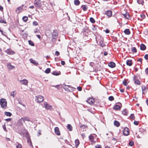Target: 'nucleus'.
<instances>
[{
	"instance_id": "nucleus-8",
	"label": "nucleus",
	"mask_w": 148,
	"mask_h": 148,
	"mask_svg": "<svg viewBox=\"0 0 148 148\" xmlns=\"http://www.w3.org/2000/svg\"><path fill=\"white\" fill-rule=\"evenodd\" d=\"M96 135L95 134H94V136L92 135H90L89 136V138L90 140L92 142L95 143L96 141L95 140V138H96Z\"/></svg>"
},
{
	"instance_id": "nucleus-1",
	"label": "nucleus",
	"mask_w": 148,
	"mask_h": 148,
	"mask_svg": "<svg viewBox=\"0 0 148 148\" xmlns=\"http://www.w3.org/2000/svg\"><path fill=\"white\" fill-rule=\"evenodd\" d=\"M96 40L99 45L101 47H103L105 46V44L103 43V38L100 36H98L96 37Z\"/></svg>"
},
{
	"instance_id": "nucleus-23",
	"label": "nucleus",
	"mask_w": 148,
	"mask_h": 148,
	"mask_svg": "<svg viewBox=\"0 0 148 148\" xmlns=\"http://www.w3.org/2000/svg\"><path fill=\"white\" fill-rule=\"evenodd\" d=\"M146 49V46L143 44H141L140 45V49L142 50H144Z\"/></svg>"
},
{
	"instance_id": "nucleus-64",
	"label": "nucleus",
	"mask_w": 148,
	"mask_h": 148,
	"mask_svg": "<svg viewBox=\"0 0 148 148\" xmlns=\"http://www.w3.org/2000/svg\"><path fill=\"white\" fill-rule=\"evenodd\" d=\"M61 64L62 65H64L65 64V62L64 61H62L61 62Z\"/></svg>"
},
{
	"instance_id": "nucleus-11",
	"label": "nucleus",
	"mask_w": 148,
	"mask_h": 148,
	"mask_svg": "<svg viewBox=\"0 0 148 148\" xmlns=\"http://www.w3.org/2000/svg\"><path fill=\"white\" fill-rule=\"evenodd\" d=\"M130 132L128 128L127 127H125L123 131V134L125 136H128Z\"/></svg>"
},
{
	"instance_id": "nucleus-37",
	"label": "nucleus",
	"mask_w": 148,
	"mask_h": 148,
	"mask_svg": "<svg viewBox=\"0 0 148 148\" xmlns=\"http://www.w3.org/2000/svg\"><path fill=\"white\" fill-rule=\"evenodd\" d=\"M80 128L81 130H82V129H83V131H84L86 130V126L84 125H81L80 126Z\"/></svg>"
},
{
	"instance_id": "nucleus-13",
	"label": "nucleus",
	"mask_w": 148,
	"mask_h": 148,
	"mask_svg": "<svg viewBox=\"0 0 148 148\" xmlns=\"http://www.w3.org/2000/svg\"><path fill=\"white\" fill-rule=\"evenodd\" d=\"M86 101L90 104H91L93 103L94 100L92 98H89V99H88Z\"/></svg>"
},
{
	"instance_id": "nucleus-24",
	"label": "nucleus",
	"mask_w": 148,
	"mask_h": 148,
	"mask_svg": "<svg viewBox=\"0 0 148 148\" xmlns=\"http://www.w3.org/2000/svg\"><path fill=\"white\" fill-rule=\"evenodd\" d=\"M124 32L127 35H129L130 34V30L128 29H125Z\"/></svg>"
},
{
	"instance_id": "nucleus-18",
	"label": "nucleus",
	"mask_w": 148,
	"mask_h": 148,
	"mask_svg": "<svg viewBox=\"0 0 148 148\" xmlns=\"http://www.w3.org/2000/svg\"><path fill=\"white\" fill-rule=\"evenodd\" d=\"M106 14L109 17H110L112 16V12L111 11L108 10L106 12Z\"/></svg>"
},
{
	"instance_id": "nucleus-30",
	"label": "nucleus",
	"mask_w": 148,
	"mask_h": 148,
	"mask_svg": "<svg viewBox=\"0 0 148 148\" xmlns=\"http://www.w3.org/2000/svg\"><path fill=\"white\" fill-rule=\"evenodd\" d=\"M67 129L70 131L72 130V127L70 124H68L67 126Z\"/></svg>"
},
{
	"instance_id": "nucleus-51",
	"label": "nucleus",
	"mask_w": 148,
	"mask_h": 148,
	"mask_svg": "<svg viewBox=\"0 0 148 148\" xmlns=\"http://www.w3.org/2000/svg\"><path fill=\"white\" fill-rule=\"evenodd\" d=\"M146 87L145 86H142V89L143 91L146 89Z\"/></svg>"
},
{
	"instance_id": "nucleus-29",
	"label": "nucleus",
	"mask_w": 148,
	"mask_h": 148,
	"mask_svg": "<svg viewBox=\"0 0 148 148\" xmlns=\"http://www.w3.org/2000/svg\"><path fill=\"white\" fill-rule=\"evenodd\" d=\"M127 65L129 66H131L132 64V61L131 60H127L126 62Z\"/></svg>"
},
{
	"instance_id": "nucleus-9",
	"label": "nucleus",
	"mask_w": 148,
	"mask_h": 148,
	"mask_svg": "<svg viewBox=\"0 0 148 148\" xmlns=\"http://www.w3.org/2000/svg\"><path fill=\"white\" fill-rule=\"evenodd\" d=\"M133 80L134 81V83L136 84L139 85L140 84V81L138 79L136 75H134L133 77Z\"/></svg>"
},
{
	"instance_id": "nucleus-59",
	"label": "nucleus",
	"mask_w": 148,
	"mask_h": 148,
	"mask_svg": "<svg viewBox=\"0 0 148 148\" xmlns=\"http://www.w3.org/2000/svg\"><path fill=\"white\" fill-rule=\"evenodd\" d=\"M142 60V59L141 58H139L138 59L137 61L140 62V63H141Z\"/></svg>"
},
{
	"instance_id": "nucleus-57",
	"label": "nucleus",
	"mask_w": 148,
	"mask_h": 148,
	"mask_svg": "<svg viewBox=\"0 0 148 148\" xmlns=\"http://www.w3.org/2000/svg\"><path fill=\"white\" fill-rule=\"evenodd\" d=\"M77 89L79 91H81L82 90V88L81 87L79 86L77 87Z\"/></svg>"
},
{
	"instance_id": "nucleus-42",
	"label": "nucleus",
	"mask_w": 148,
	"mask_h": 148,
	"mask_svg": "<svg viewBox=\"0 0 148 148\" xmlns=\"http://www.w3.org/2000/svg\"><path fill=\"white\" fill-rule=\"evenodd\" d=\"M23 9L21 7H19L17 8L16 10V12L18 11L19 12L21 10Z\"/></svg>"
},
{
	"instance_id": "nucleus-14",
	"label": "nucleus",
	"mask_w": 148,
	"mask_h": 148,
	"mask_svg": "<svg viewBox=\"0 0 148 148\" xmlns=\"http://www.w3.org/2000/svg\"><path fill=\"white\" fill-rule=\"evenodd\" d=\"M54 131L56 134L58 135H60V132L59 130V128L58 127H55L54 129Z\"/></svg>"
},
{
	"instance_id": "nucleus-58",
	"label": "nucleus",
	"mask_w": 148,
	"mask_h": 148,
	"mask_svg": "<svg viewBox=\"0 0 148 148\" xmlns=\"http://www.w3.org/2000/svg\"><path fill=\"white\" fill-rule=\"evenodd\" d=\"M0 32H1V34L2 35L4 36H5V34H6V33L5 32H4V33L3 32V31L1 30H0Z\"/></svg>"
},
{
	"instance_id": "nucleus-7",
	"label": "nucleus",
	"mask_w": 148,
	"mask_h": 148,
	"mask_svg": "<svg viewBox=\"0 0 148 148\" xmlns=\"http://www.w3.org/2000/svg\"><path fill=\"white\" fill-rule=\"evenodd\" d=\"M5 52L8 54L10 55H13L15 53V52L10 49H8Z\"/></svg>"
},
{
	"instance_id": "nucleus-56",
	"label": "nucleus",
	"mask_w": 148,
	"mask_h": 148,
	"mask_svg": "<svg viewBox=\"0 0 148 148\" xmlns=\"http://www.w3.org/2000/svg\"><path fill=\"white\" fill-rule=\"evenodd\" d=\"M52 86L53 87H54L57 88L58 89H60V88H59L60 85H56L55 86Z\"/></svg>"
},
{
	"instance_id": "nucleus-62",
	"label": "nucleus",
	"mask_w": 148,
	"mask_h": 148,
	"mask_svg": "<svg viewBox=\"0 0 148 148\" xmlns=\"http://www.w3.org/2000/svg\"><path fill=\"white\" fill-rule=\"evenodd\" d=\"M94 64V63L93 62H91L90 63V65L92 67L93 66Z\"/></svg>"
},
{
	"instance_id": "nucleus-63",
	"label": "nucleus",
	"mask_w": 148,
	"mask_h": 148,
	"mask_svg": "<svg viewBox=\"0 0 148 148\" xmlns=\"http://www.w3.org/2000/svg\"><path fill=\"white\" fill-rule=\"evenodd\" d=\"M145 72L148 75V67L145 69Z\"/></svg>"
},
{
	"instance_id": "nucleus-31",
	"label": "nucleus",
	"mask_w": 148,
	"mask_h": 148,
	"mask_svg": "<svg viewBox=\"0 0 148 148\" xmlns=\"http://www.w3.org/2000/svg\"><path fill=\"white\" fill-rule=\"evenodd\" d=\"M121 107L118 105H116L114 107V109L116 110H118L120 109Z\"/></svg>"
},
{
	"instance_id": "nucleus-17",
	"label": "nucleus",
	"mask_w": 148,
	"mask_h": 148,
	"mask_svg": "<svg viewBox=\"0 0 148 148\" xmlns=\"http://www.w3.org/2000/svg\"><path fill=\"white\" fill-rule=\"evenodd\" d=\"M108 66L111 68H113L115 66V64L113 62H111L108 63Z\"/></svg>"
},
{
	"instance_id": "nucleus-48",
	"label": "nucleus",
	"mask_w": 148,
	"mask_h": 148,
	"mask_svg": "<svg viewBox=\"0 0 148 148\" xmlns=\"http://www.w3.org/2000/svg\"><path fill=\"white\" fill-rule=\"evenodd\" d=\"M22 121H23V120L21 119V118L18 121V123L19 125H21L23 124V123L22 122Z\"/></svg>"
},
{
	"instance_id": "nucleus-12",
	"label": "nucleus",
	"mask_w": 148,
	"mask_h": 148,
	"mask_svg": "<svg viewBox=\"0 0 148 148\" xmlns=\"http://www.w3.org/2000/svg\"><path fill=\"white\" fill-rule=\"evenodd\" d=\"M20 83L22 84L27 85L28 84V81L26 79H23V80H19Z\"/></svg>"
},
{
	"instance_id": "nucleus-47",
	"label": "nucleus",
	"mask_w": 148,
	"mask_h": 148,
	"mask_svg": "<svg viewBox=\"0 0 148 148\" xmlns=\"http://www.w3.org/2000/svg\"><path fill=\"white\" fill-rule=\"evenodd\" d=\"M130 119H132L133 120L135 119V117L134 114H131L130 115Z\"/></svg>"
},
{
	"instance_id": "nucleus-32",
	"label": "nucleus",
	"mask_w": 148,
	"mask_h": 148,
	"mask_svg": "<svg viewBox=\"0 0 148 148\" xmlns=\"http://www.w3.org/2000/svg\"><path fill=\"white\" fill-rule=\"evenodd\" d=\"M75 145L77 147L79 144V142L78 139H76L75 141Z\"/></svg>"
},
{
	"instance_id": "nucleus-52",
	"label": "nucleus",
	"mask_w": 148,
	"mask_h": 148,
	"mask_svg": "<svg viewBox=\"0 0 148 148\" xmlns=\"http://www.w3.org/2000/svg\"><path fill=\"white\" fill-rule=\"evenodd\" d=\"M55 55L57 56H58L60 55V53L58 51H56L55 52Z\"/></svg>"
},
{
	"instance_id": "nucleus-28",
	"label": "nucleus",
	"mask_w": 148,
	"mask_h": 148,
	"mask_svg": "<svg viewBox=\"0 0 148 148\" xmlns=\"http://www.w3.org/2000/svg\"><path fill=\"white\" fill-rule=\"evenodd\" d=\"M88 30L89 29L88 27H85L83 29L82 32L83 33H84L85 32L88 33Z\"/></svg>"
},
{
	"instance_id": "nucleus-19",
	"label": "nucleus",
	"mask_w": 148,
	"mask_h": 148,
	"mask_svg": "<svg viewBox=\"0 0 148 148\" xmlns=\"http://www.w3.org/2000/svg\"><path fill=\"white\" fill-rule=\"evenodd\" d=\"M27 143L29 144L31 146L33 147L32 145L30 137L28 136H28L27 137Z\"/></svg>"
},
{
	"instance_id": "nucleus-16",
	"label": "nucleus",
	"mask_w": 148,
	"mask_h": 148,
	"mask_svg": "<svg viewBox=\"0 0 148 148\" xmlns=\"http://www.w3.org/2000/svg\"><path fill=\"white\" fill-rule=\"evenodd\" d=\"M30 62L32 63L33 64L35 65H37L38 64V63L37 61H36L35 60L32 59H29Z\"/></svg>"
},
{
	"instance_id": "nucleus-41",
	"label": "nucleus",
	"mask_w": 148,
	"mask_h": 148,
	"mask_svg": "<svg viewBox=\"0 0 148 148\" xmlns=\"http://www.w3.org/2000/svg\"><path fill=\"white\" fill-rule=\"evenodd\" d=\"M90 20L91 22L92 23H94L95 22V19H94L92 17H90Z\"/></svg>"
},
{
	"instance_id": "nucleus-46",
	"label": "nucleus",
	"mask_w": 148,
	"mask_h": 148,
	"mask_svg": "<svg viewBox=\"0 0 148 148\" xmlns=\"http://www.w3.org/2000/svg\"><path fill=\"white\" fill-rule=\"evenodd\" d=\"M114 99V97L112 96H110L109 97L108 100L110 101H112Z\"/></svg>"
},
{
	"instance_id": "nucleus-21",
	"label": "nucleus",
	"mask_w": 148,
	"mask_h": 148,
	"mask_svg": "<svg viewBox=\"0 0 148 148\" xmlns=\"http://www.w3.org/2000/svg\"><path fill=\"white\" fill-rule=\"evenodd\" d=\"M81 8L84 11H86L88 9V7L86 5H82L81 7Z\"/></svg>"
},
{
	"instance_id": "nucleus-2",
	"label": "nucleus",
	"mask_w": 148,
	"mask_h": 148,
	"mask_svg": "<svg viewBox=\"0 0 148 148\" xmlns=\"http://www.w3.org/2000/svg\"><path fill=\"white\" fill-rule=\"evenodd\" d=\"M63 86L64 89L66 91L72 92L74 91L75 89L70 85H66L65 84H63Z\"/></svg>"
},
{
	"instance_id": "nucleus-15",
	"label": "nucleus",
	"mask_w": 148,
	"mask_h": 148,
	"mask_svg": "<svg viewBox=\"0 0 148 148\" xmlns=\"http://www.w3.org/2000/svg\"><path fill=\"white\" fill-rule=\"evenodd\" d=\"M7 65L8 68L10 70L12 69L15 67L14 66H12L10 63H8Z\"/></svg>"
},
{
	"instance_id": "nucleus-3",
	"label": "nucleus",
	"mask_w": 148,
	"mask_h": 148,
	"mask_svg": "<svg viewBox=\"0 0 148 148\" xmlns=\"http://www.w3.org/2000/svg\"><path fill=\"white\" fill-rule=\"evenodd\" d=\"M0 105L1 108L3 109H5L7 105V102L6 100L4 99H0Z\"/></svg>"
},
{
	"instance_id": "nucleus-20",
	"label": "nucleus",
	"mask_w": 148,
	"mask_h": 148,
	"mask_svg": "<svg viewBox=\"0 0 148 148\" xmlns=\"http://www.w3.org/2000/svg\"><path fill=\"white\" fill-rule=\"evenodd\" d=\"M123 15L125 18L128 19H129L130 18V17L128 13H126L125 14H123Z\"/></svg>"
},
{
	"instance_id": "nucleus-54",
	"label": "nucleus",
	"mask_w": 148,
	"mask_h": 148,
	"mask_svg": "<svg viewBox=\"0 0 148 148\" xmlns=\"http://www.w3.org/2000/svg\"><path fill=\"white\" fill-rule=\"evenodd\" d=\"M144 58L146 60H148V54H146L144 56Z\"/></svg>"
},
{
	"instance_id": "nucleus-22",
	"label": "nucleus",
	"mask_w": 148,
	"mask_h": 148,
	"mask_svg": "<svg viewBox=\"0 0 148 148\" xmlns=\"http://www.w3.org/2000/svg\"><path fill=\"white\" fill-rule=\"evenodd\" d=\"M21 119L23 120V121L25 122V121H30V119L29 118L27 117H24L21 118Z\"/></svg>"
},
{
	"instance_id": "nucleus-61",
	"label": "nucleus",
	"mask_w": 148,
	"mask_h": 148,
	"mask_svg": "<svg viewBox=\"0 0 148 148\" xmlns=\"http://www.w3.org/2000/svg\"><path fill=\"white\" fill-rule=\"evenodd\" d=\"M3 128L4 130H5V131H6V129L5 125H4L3 126Z\"/></svg>"
},
{
	"instance_id": "nucleus-6",
	"label": "nucleus",
	"mask_w": 148,
	"mask_h": 148,
	"mask_svg": "<svg viewBox=\"0 0 148 148\" xmlns=\"http://www.w3.org/2000/svg\"><path fill=\"white\" fill-rule=\"evenodd\" d=\"M34 4L37 7H40L41 6V2L40 0H35Z\"/></svg>"
},
{
	"instance_id": "nucleus-26",
	"label": "nucleus",
	"mask_w": 148,
	"mask_h": 148,
	"mask_svg": "<svg viewBox=\"0 0 148 148\" xmlns=\"http://www.w3.org/2000/svg\"><path fill=\"white\" fill-rule=\"evenodd\" d=\"M74 3L75 5L78 6L79 5L80 2L79 0H74Z\"/></svg>"
},
{
	"instance_id": "nucleus-33",
	"label": "nucleus",
	"mask_w": 148,
	"mask_h": 148,
	"mask_svg": "<svg viewBox=\"0 0 148 148\" xmlns=\"http://www.w3.org/2000/svg\"><path fill=\"white\" fill-rule=\"evenodd\" d=\"M137 2L139 4H141L142 5H143L144 3L143 0H137Z\"/></svg>"
},
{
	"instance_id": "nucleus-45",
	"label": "nucleus",
	"mask_w": 148,
	"mask_h": 148,
	"mask_svg": "<svg viewBox=\"0 0 148 148\" xmlns=\"http://www.w3.org/2000/svg\"><path fill=\"white\" fill-rule=\"evenodd\" d=\"M129 145L130 146H133L134 145V142L132 140H131L129 142Z\"/></svg>"
},
{
	"instance_id": "nucleus-39",
	"label": "nucleus",
	"mask_w": 148,
	"mask_h": 148,
	"mask_svg": "<svg viewBox=\"0 0 148 148\" xmlns=\"http://www.w3.org/2000/svg\"><path fill=\"white\" fill-rule=\"evenodd\" d=\"M22 20L26 22L28 20V17L26 16H24L22 18Z\"/></svg>"
},
{
	"instance_id": "nucleus-50",
	"label": "nucleus",
	"mask_w": 148,
	"mask_h": 148,
	"mask_svg": "<svg viewBox=\"0 0 148 148\" xmlns=\"http://www.w3.org/2000/svg\"><path fill=\"white\" fill-rule=\"evenodd\" d=\"M33 24L34 25L37 26L38 25V23L36 21H34L33 23Z\"/></svg>"
},
{
	"instance_id": "nucleus-10",
	"label": "nucleus",
	"mask_w": 148,
	"mask_h": 148,
	"mask_svg": "<svg viewBox=\"0 0 148 148\" xmlns=\"http://www.w3.org/2000/svg\"><path fill=\"white\" fill-rule=\"evenodd\" d=\"M44 106L47 110H51L52 108V106L48 104L47 102L44 103Z\"/></svg>"
},
{
	"instance_id": "nucleus-25",
	"label": "nucleus",
	"mask_w": 148,
	"mask_h": 148,
	"mask_svg": "<svg viewBox=\"0 0 148 148\" xmlns=\"http://www.w3.org/2000/svg\"><path fill=\"white\" fill-rule=\"evenodd\" d=\"M122 114L125 115H127L128 114V111L126 109H124L122 111Z\"/></svg>"
},
{
	"instance_id": "nucleus-53",
	"label": "nucleus",
	"mask_w": 148,
	"mask_h": 148,
	"mask_svg": "<svg viewBox=\"0 0 148 148\" xmlns=\"http://www.w3.org/2000/svg\"><path fill=\"white\" fill-rule=\"evenodd\" d=\"M95 148H102L101 146L100 145H97L95 146Z\"/></svg>"
},
{
	"instance_id": "nucleus-44",
	"label": "nucleus",
	"mask_w": 148,
	"mask_h": 148,
	"mask_svg": "<svg viewBox=\"0 0 148 148\" xmlns=\"http://www.w3.org/2000/svg\"><path fill=\"white\" fill-rule=\"evenodd\" d=\"M123 84L125 86H126L128 84V83L126 80L124 79L123 82Z\"/></svg>"
},
{
	"instance_id": "nucleus-35",
	"label": "nucleus",
	"mask_w": 148,
	"mask_h": 148,
	"mask_svg": "<svg viewBox=\"0 0 148 148\" xmlns=\"http://www.w3.org/2000/svg\"><path fill=\"white\" fill-rule=\"evenodd\" d=\"M52 74L55 75H60V73H58L56 71H54L52 73Z\"/></svg>"
},
{
	"instance_id": "nucleus-4",
	"label": "nucleus",
	"mask_w": 148,
	"mask_h": 148,
	"mask_svg": "<svg viewBox=\"0 0 148 148\" xmlns=\"http://www.w3.org/2000/svg\"><path fill=\"white\" fill-rule=\"evenodd\" d=\"M58 35V33L54 30L52 34L51 40L52 42H54L56 41Z\"/></svg>"
},
{
	"instance_id": "nucleus-40",
	"label": "nucleus",
	"mask_w": 148,
	"mask_h": 148,
	"mask_svg": "<svg viewBox=\"0 0 148 148\" xmlns=\"http://www.w3.org/2000/svg\"><path fill=\"white\" fill-rule=\"evenodd\" d=\"M16 92L14 91L12 92L11 93V95L13 97H14L16 95Z\"/></svg>"
},
{
	"instance_id": "nucleus-38",
	"label": "nucleus",
	"mask_w": 148,
	"mask_h": 148,
	"mask_svg": "<svg viewBox=\"0 0 148 148\" xmlns=\"http://www.w3.org/2000/svg\"><path fill=\"white\" fill-rule=\"evenodd\" d=\"M51 69L49 68H48L46 69L45 71V72L47 73L48 74L50 72Z\"/></svg>"
},
{
	"instance_id": "nucleus-49",
	"label": "nucleus",
	"mask_w": 148,
	"mask_h": 148,
	"mask_svg": "<svg viewBox=\"0 0 148 148\" xmlns=\"http://www.w3.org/2000/svg\"><path fill=\"white\" fill-rule=\"evenodd\" d=\"M134 124L136 125H138L139 122L138 121H135L134 122Z\"/></svg>"
},
{
	"instance_id": "nucleus-55",
	"label": "nucleus",
	"mask_w": 148,
	"mask_h": 148,
	"mask_svg": "<svg viewBox=\"0 0 148 148\" xmlns=\"http://www.w3.org/2000/svg\"><path fill=\"white\" fill-rule=\"evenodd\" d=\"M22 148V146L21 145L19 144H18V145L16 146V148Z\"/></svg>"
},
{
	"instance_id": "nucleus-34",
	"label": "nucleus",
	"mask_w": 148,
	"mask_h": 148,
	"mask_svg": "<svg viewBox=\"0 0 148 148\" xmlns=\"http://www.w3.org/2000/svg\"><path fill=\"white\" fill-rule=\"evenodd\" d=\"M131 50L133 53H136L137 52V50L135 47H132L131 48Z\"/></svg>"
},
{
	"instance_id": "nucleus-43",
	"label": "nucleus",
	"mask_w": 148,
	"mask_h": 148,
	"mask_svg": "<svg viewBox=\"0 0 148 148\" xmlns=\"http://www.w3.org/2000/svg\"><path fill=\"white\" fill-rule=\"evenodd\" d=\"M28 42H29V45H30L31 46H34V43L32 41H31V40H29Z\"/></svg>"
},
{
	"instance_id": "nucleus-5",
	"label": "nucleus",
	"mask_w": 148,
	"mask_h": 148,
	"mask_svg": "<svg viewBox=\"0 0 148 148\" xmlns=\"http://www.w3.org/2000/svg\"><path fill=\"white\" fill-rule=\"evenodd\" d=\"M36 101L38 103H40L44 100L43 97L40 95H39L38 97L36 96Z\"/></svg>"
},
{
	"instance_id": "nucleus-27",
	"label": "nucleus",
	"mask_w": 148,
	"mask_h": 148,
	"mask_svg": "<svg viewBox=\"0 0 148 148\" xmlns=\"http://www.w3.org/2000/svg\"><path fill=\"white\" fill-rule=\"evenodd\" d=\"M114 125L117 127H119L120 126V124L119 123L116 121H115L114 123Z\"/></svg>"
},
{
	"instance_id": "nucleus-60",
	"label": "nucleus",
	"mask_w": 148,
	"mask_h": 148,
	"mask_svg": "<svg viewBox=\"0 0 148 148\" xmlns=\"http://www.w3.org/2000/svg\"><path fill=\"white\" fill-rule=\"evenodd\" d=\"M0 23H6V22L3 20H1L0 21Z\"/></svg>"
},
{
	"instance_id": "nucleus-36",
	"label": "nucleus",
	"mask_w": 148,
	"mask_h": 148,
	"mask_svg": "<svg viewBox=\"0 0 148 148\" xmlns=\"http://www.w3.org/2000/svg\"><path fill=\"white\" fill-rule=\"evenodd\" d=\"M4 114L5 115L8 116H10L12 115L11 113L9 112H5Z\"/></svg>"
}]
</instances>
